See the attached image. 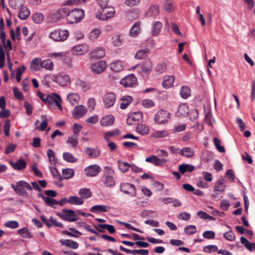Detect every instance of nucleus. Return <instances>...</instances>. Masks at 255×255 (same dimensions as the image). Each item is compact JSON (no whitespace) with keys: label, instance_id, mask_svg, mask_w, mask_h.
<instances>
[{"label":"nucleus","instance_id":"f257e3e1","mask_svg":"<svg viewBox=\"0 0 255 255\" xmlns=\"http://www.w3.org/2000/svg\"><path fill=\"white\" fill-rule=\"evenodd\" d=\"M11 186L15 192L21 196H26L27 195V192L25 188L28 190H32V188L29 183L24 180L17 182L16 185L11 184Z\"/></svg>","mask_w":255,"mask_h":255},{"label":"nucleus","instance_id":"f03ea898","mask_svg":"<svg viewBox=\"0 0 255 255\" xmlns=\"http://www.w3.org/2000/svg\"><path fill=\"white\" fill-rule=\"evenodd\" d=\"M109 0H96L98 4L103 9L102 12L98 14L96 16L97 18L100 20H107L112 17V11L105 10L106 8L110 7V6H108V5Z\"/></svg>","mask_w":255,"mask_h":255},{"label":"nucleus","instance_id":"7ed1b4c3","mask_svg":"<svg viewBox=\"0 0 255 255\" xmlns=\"http://www.w3.org/2000/svg\"><path fill=\"white\" fill-rule=\"evenodd\" d=\"M84 17V11L82 9H74L68 13L67 20L71 24L77 23Z\"/></svg>","mask_w":255,"mask_h":255},{"label":"nucleus","instance_id":"20e7f679","mask_svg":"<svg viewBox=\"0 0 255 255\" xmlns=\"http://www.w3.org/2000/svg\"><path fill=\"white\" fill-rule=\"evenodd\" d=\"M62 212L64 214L57 213V215L62 220L68 222H74L77 220V216L73 210L63 209Z\"/></svg>","mask_w":255,"mask_h":255},{"label":"nucleus","instance_id":"39448f33","mask_svg":"<svg viewBox=\"0 0 255 255\" xmlns=\"http://www.w3.org/2000/svg\"><path fill=\"white\" fill-rule=\"evenodd\" d=\"M170 118V114L166 110H160L154 116V120L157 124H163L166 123Z\"/></svg>","mask_w":255,"mask_h":255},{"label":"nucleus","instance_id":"423d86ee","mask_svg":"<svg viewBox=\"0 0 255 255\" xmlns=\"http://www.w3.org/2000/svg\"><path fill=\"white\" fill-rule=\"evenodd\" d=\"M143 114L141 112L130 113L127 118V123L129 126L135 125L141 122Z\"/></svg>","mask_w":255,"mask_h":255},{"label":"nucleus","instance_id":"0eeeda50","mask_svg":"<svg viewBox=\"0 0 255 255\" xmlns=\"http://www.w3.org/2000/svg\"><path fill=\"white\" fill-rule=\"evenodd\" d=\"M40 99L49 107L55 104L58 109L62 110V106L60 104L62 102L61 97H39Z\"/></svg>","mask_w":255,"mask_h":255},{"label":"nucleus","instance_id":"6e6552de","mask_svg":"<svg viewBox=\"0 0 255 255\" xmlns=\"http://www.w3.org/2000/svg\"><path fill=\"white\" fill-rule=\"evenodd\" d=\"M137 79L133 74H130L120 81V84L125 87H132L136 85Z\"/></svg>","mask_w":255,"mask_h":255},{"label":"nucleus","instance_id":"1a4fd4ad","mask_svg":"<svg viewBox=\"0 0 255 255\" xmlns=\"http://www.w3.org/2000/svg\"><path fill=\"white\" fill-rule=\"evenodd\" d=\"M107 64L104 60H101L97 62L93 63L91 66L92 72L96 74H99L102 73L107 68Z\"/></svg>","mask_w":255,"mask_h":255},{"label":"nucleus","instance_id":"9d476101","mask_svg":"<svg viewBox=\"0 0 255 255\" xmlns=\"http://www.w3.org/2000/svg\"><path fill=\"white\" fill-rule=\"evenodd\" d=\"M121 191L125 194H129L132 196H136V190L133 184L128 183H123L121 184Z\"/></svg>","mask_w":255,"mask_h":255},{"label":"nucleus","instance_id":"9b49d317","mask_svg":"<svg viewBox=\"0 0 255 255\" xmlns=\"http://www.w3.org/2000/svg\"><path fill=\"white\" fill-rule=\"evenodd\" d=\"M225 189V180L223 178H221L215 183L214 186V192L216 193V195L213 194L212 196L216 197V195L224 192Z\"/></svg>","mask_w":255,"mask_h":255},{"label":"nucleus","instance_id":"f8f14e48","mask_svg":"<svg viewBox=\"0 0 255 255\" xmlns=\"http://www.w3.org/2000/svg\"><path fill=\"white\" fill-rule=\"evenodd\" d=\"M87 112V109L82 105L77 106L74 108L72 114L76 119L82 118Z\"/></svg>","mask_w":255,"mask_h":255},{"label":"nucleus","instance_id":"ddd939ff","mask_svg":"<svg viewBox=\"0 0 255 255\" xmlns=\"http://www.w3.org/2000/svg\"><path fill=\"white\" fill-rule=\"evenodd\" d=\"M9 163L13 169L18 171H21L25 169L27 165L26 162L23 158L19 159L16 162L9 161Z\"/></svg>","mask_w":255,"mask_h":255},{"label":"nucleus","instance_id":"4468645a","mask_svg":"<svg viewBox=\"0 0 255 255\" xmlns=\"http://www.w3.org/2000/svg\"><path fill=\"white\" fill-rule=\"evenodd\" d=\"M85 171L88 176H95L101 171V167L95 164L90 165L88 167L85 168Z\"/></svg>","mask_w":255,"mask_h":255},{"label":"nucleus","instance_id":"2eb2a0df","mask_svg":"<svg viewBox=\"0 0 255 255\" xmlns=\"http://www.w3.org/2000/svg\"><path fill=\"white\" fill-rule=\"evenodd\" d=\"M105 55V51L102 48H97L90 52V58L91 59H98L104 57Z\"/></svg>","mask_w":255,"mask_h":255},{"label":"nucleus","instance_id":"dca6fc26","mask_svg":"<svg viewBox=\"0 0 255 255\" xmlns=\"http://www.w3.org/2000/svg\"><path fill=\"white\" fill-rule=\"evenodd\" d=\"M145 161L154 164L155 166H161L163 164V162L166 161L165 159H160L155 155H151L145 158Z\"/></svg>","mask_w":255,"mask_h":255},{"label":"nucleus","instance_id":"f3484780","mask_svg":"<svg viewBox=\"0 0 255 255\" xmlns=\"http://www.w3.org/2000/svg\"><path fill=\"white\" fill-rule=\"evenodd\" d=\"M159 13V7L158 5H151L146 12V15L148 17H155Z\"/></svg>","mask_w":255,"mask_h":255},{"label":"nucleus","instance_id":"a211bd4d","mask_svg":"<svg viewBox=\"0 0 255 255\" xmlns=\"http://www.w3.org/2000/svg\"><path fill=\"white\" fill-rule=\"evenodd\" d=\"M85 153L91 158H95L100 155V150L97 148L86 147L84 150Z\"/></svg>","mask_w":255,"mask_h":255},{"label":"nucleus","instance_id":"6ab92c4d","mask_svg":"<svg viewBox=\"0 0 255 255\" xmlns=\"http://www.w3.org/2000/svg\"><path fill=\"white\" fill-rule=\"evenodd\" d=\"M42 68V60L40 58H35L32 60L30 64L31 71H39Z\"/></svg>","mask_w":255,"mask_h":255},{"label":"nucleus","instance_id":"aec40b11","mask_svg":"<svg viewBox=\"0 0 255 255\" xmlns=\"http://www.w3.org/2000/svg\"><path fill=\"white\" fill-rule=\"evenodd\" d=\"M106 171L104 174V178L103 180L104 184L108 187L112 186V175L110 172V168L109 167H105Z\"/></svg>","mask_w":255,"mask_h":255},{"label":"nucleus","instance_id":"412c9836","mask_svg":"<svg viewBox=\"0 0 255 255\" xmlns=\"http://www.w3.org/2000/svg\"><path fill=\"white\" fill-rule=\"evenodd\" d=\"M175 80L174 77L172 75H166L163 78L162 86L164 88L167 89L171 87Z\"/></svg>","mask_w":255,"mask_h":255},{"label":"nucleus","instance_id":"4be33fe9","mask_svg":"<svg viewBox=\"0 0 255 255\" xmlns=\"http://www.w3.org/2000/svg\"><path fill=\"white\" fill-rule=\"evenodd\" d=\"M111 207L107 205H97L92 206L90 209V212L93 213L106 212L110 209Z\"/></svg>","mask_w":255,"mask_h":255},{"label":"nucleus","instance_id":"5701e85b","mask_svg":"<svg viewBox=\"0 0 255 255\" xmlns=\"http://www.w3.org/2000/svg\"><path fill=\"white\" fill-rule=\"evenodd\" d=\"M194 169L195 167L193 165L189 164H182L178 167V170L182 174L186 172H191Z\"/></svg>","mask_w":255,"mask_h":255},{"label":"nucleus","instance_id":"b1692460","mask_svg":"<svg viewBox=\"0 0 255 255\" xmlns=\"http://www.w3.org/2000/svg\"><path fill=\"white\" fill-rule=\"evenodd\" d=\"M132 101V97H122L120 99V108L123 110L126 109Z\"/></svg>","mask_w":255,"mask_h":255},{"label":"nucleus","instance_id":"393cba45","mask_svg":"<svg viewBox=\"0 0 255 255\" xmlns=\"http://www.w3.org/2000/svg\"><path fill=\"white\" fill-rule=\"evenodd\" d=\"M60 243L61 245L65 246L67 247H69L70 248L76 249L78 248L79 244L75 241L71 240H60Z\"/></svg>","mask_w":255,"mask_h":255},{"label":"nucleus","instance_id":"a878e982","mask_svg":"<svg viewBox=\"0 0 255 255\" xmlns=\"http://www.w3.org/2000/svg\"><path fill=\"white\" fill-rule=\"evenodd\" d=\"M17 234L20 235L21 237L23 238L31 239L33 237L29 229L26 227L19 229L17 231Z\"/></svg>","mask_w":255,"mask_h":255},{"label":"nucleus","instance_id":"bb28decb","mask_svg":"<svg viewBox=\"0 0 255 255\" xmlns=\"http://www.w3.org/2000/svg\"><path fill=\"white\" fill-rule=\"evenodd\" d=\"M162 27V24L161 22L156 21L152 25L151 35L152 36H157L160 32Z\"/></svg>","mask_w":255,"mask_h":255},{"label":"nucleus","instance_id":"cd10ccee","mask_svg":"<svg viewBox=\"0 0 255 255\" xmlns=\"http://www.w3.org/2000/svg\"><path fill=\"white\" fill-rule=\"evenodd\" d=\"M100 124L103 127L112 125V115L110 114L103 117L100 120Z\"/></svg>","mask_w":255,"mask_h":255},{"label":"nucleus","instance_id":"c85d7f7f","mask_svg":"<svg viewBox=\"0 0 255 255\" xmlns=\"http://www.w3.org/2000/svg\"><path fill=\"white\" fill-rule=\"evenodd\" d=\"M47 155L49 162L52 164L55 165L57 162V159L54 151L51 149H48L47 151Z\"/></svg>","mask_w":255,"mask_h":255},{"label":"nucleus","instance_id":"c756f323","mask_svg":"<svg viewBox=\"0 0 255 255\" xmlns=\"http://www.w3.org/2000/svg\"><path fill=\"white\" fill-rule=\"evenodd\" d=\"M69 81L70 78L67 75H60L56 77L57 82L62 86L66 85Z\"/></svg>","mask_w":255,"mask_h":255},{"label":"nucleus","instance_id":"7c9ffc66","mask_svg":"<svg viewBox=\"0 0 255 255\" xmlns=\"http://www.w3.org/2000/svg\"><path fill=\"white\" fill-rule=\"evenodd\" d=\"M9 5L12 8L19 9L23 5V0H9Z\"/></svg>","mask_w":255,"mask_h":255},{"label":"nucleus","instance_id":"2f4dec72","mask_svg":"<svg viewBox=\"0 0 255 255\" xmlns=\"http://www.w3.org/2000/svg\"><path fill=\"white\" fill-rule=\"evenodd\" d=\"M68 203L80 205L84 203V200L77 196H70L68 198Z\"/></svg>","mask_w":255,"mask_h":255},{"label":"nucleus","instance_id":"473e14b6","mask_svg":"<svg viewBox=\"0 0 255 255\" xmlns=\"http://www.w3.org/2000/svg\"><path fill=\"white\" fill-rule=\"evenodd\" d=\"M79 194L83 199H88L92 196V194L89 188L80 189L79 190Z\"/></svg>","mask_w":255,"mask_h":255},{"label":"nucleus","instance_id":"72a5a7b5","mask_svg":"<svg viewBox=\"0 0 255 255\" xmlns=\"http://www.w3.org/2000/svg\"><path fill=\"white\" fill-rule=\"evenodd\" d=\"M62 174L63 179H69L74 176V170L71 168L63 169Z\"/></svg>","mask_w":255,"mask_h":255},{"label":"nucleus","instance_id":"f704fd0d","mask_svg":"<svg viewBox=\"0 0 255 255\" xmlns=\"http://www.w3.org/2000/svg\"><path fill=\"white\" fill-rule=\"evenodd\" d=\"M189 108L188 106L186 104H183L179 106L177 114L180 116H185L188 115Z\"/></svg>","mask_w":255,"mask_h":255},{"label":"nucleus","instance_id":"c9c22d12","mask_svg":"<svg viewBox=\"0 0 255 255\" xmlns=\"http://www.w3.org/2000/svg\"><path fill=\"white\" fill-rule=\"evenodd\" d=\"M30 15L29 9L26 7H22L18 13V17L22 20L26 19Z\"/></svg>","mask_w":255,"mask_h":255},{"label":"nucleus","instance_id":"e433bc0d","mask_svg":"<svg viewBox=\"0 0 255 255\" xmlns=\"http://www.w3.org/2000/svg\"><path fill=\"white\" fill-rule=\"evenodd\" d=\"M152 67V64L150 59H146L143 63L142 64L141 68L142 70L144 72H150Z\"/></svg>","mask_w":255,"mask_h":255},{"label":"nucleus","instance_id":"4c0bfd02","mask_svg":"<svg viewBox=\"0 0 255 255\" xmlns=\"http://www.w3.org/2000/svg\"><path fill=\"white\" fill-rule=\"evenodd\" d=\"M180 154L182 156L190 158L194 156V152L190 148L186 147L181 150Z\"/></svg>","mask_w":255,"mask_h":255},{"label":"nucleus","instance_id":"58836bf2","mask_svg":"<svg viewBox=\"0 0 255 255\" xmlns=\"http://www.w3.org/2000/svg\"><path fill=\"white\" fill-rule=\"evenodd\" d=\"M124 37L120 34H116L113 37V44L116 46H120L124 43Z\"/></svg>","mask_w":255,"mask_h":255},{"label":"nucleus","instance_id":"ea45409f","mask_svg":"<svg viewBox=\"0 0 255 255\" xmlns=\"http://www.w3.org/2000/svg\"><path fill=\"white\" fill-rule=\"evenodd\" d=\"M72 52L76 55H82L87 51V49L85 48L83 45H77L74 46L72 49Z\"/></svg>","mask_w":255,"mask_h":255},{"label":"nucleus","instance_id":"a19ab883","mask_svg":"<svg viewBox=\"0 0 255 255\" xmlns=\"http://www.w3.org/2000/svg\"><path fill=\"white\" fill-rule=\"evenodd\" d=\"M63 158L68 162L74 163L77 161V159L68 152H65L63 153Z\"/></svg>","mask_w":255,"mask_h":255},{"label":"nucleus","instance_id":"79ce46f5","mask_svg":"<svg viewBox=\"0 0 255 255\" xmlns=\"http://www.w3.org/2000/svg\"><path fill=\"white\" fill-rule=\"evenodd\" d=\"M140 30V23L135 22L131 27L130 31V35L132 37H135L139 33Z\"/></svg>","mask_w":255,"mask_h":255},{"label":"nucleus","instance_id":"37998d69","mask_svg":"<svg viewBox=\"0 0 255 255\" xmlns=\"http://www.w3.org/2000/svg\"><path fill=\"white\" fill-rule=\"evenodd\" d=\"M148 52L149 49L148 48H144L143 49L139 50L135 54V58L138 59L144 58L146 56H147V54L148 53Z\"/></svg>","mask_w":255,"mask_h":255},{"label":"nucleus","instance_id":"c03bdc74","mask_svg":"<svg viewBox=\"0 0 255 255\" xmlns=\"http://www.w3.org/2000/svg\"><path fill=\"white\" fill-rule=\"evenodd\" d=\"M49 168L51 173L55 178L59 180H62L63 179V178L56 167L49 166Z\"/></svg>","mask_w":255,"mask_h":255},{"label":"nucleus","instance_id":"a18cd8bd","mask_svg":"<svg viewBox=\"0 0 255 255\" xmlns=\"http://www.w3.org/2000/svg\"><path fill=\"white\" fill-rule=\"evenodd\" d=\"M101 33L100 30L99 28H95L93 29L89 34V39L94 41L99 36Z\"/></svg>","mask_w":255,"mask_h":255},{"label":"nucleus","instance_id":"49530a36","mask_svg":"<svg viewBox=\"0 0 255 255\" xmlns=\"http://www.w3.org/2000/svg\"><path fill=\"white\" fill-rule=\"evenodd\" d=\"M141 104L145 108H150L154 107L155 103L153 101L150 99H146L141 101Z\"/></svg>","mask_w":255,"mask_h":255},{"label":"nucleus","instance_id":"de8ad7c7","mask_svg":"<svg viewBox=\"0 0 255 255\" xmlns=\"http://www.w3.org/2000/svg\"><path fill=\"white\" fill-rule=\"evenodd\" d=\"M44 202L46 205L55 209L56 208L55 206L58 205V201L51 197H46Z\"/></svg>","mask_w":255,"mask_h":255},{"label":"nucleus","instance_id":"09e8293b","mask_svg":"<svg viewBox=\"0 0 255 255\" xmlns=\"http://www.w3.org/2000/svg\"><path fill=\"white\" fill-rule=\"evenodd\" d=\"M197 231L196 227L195 225H188L184 228L185 233L188 235H191L195 233Z\"/></svg>","mask_w":255,"mask_h":255},{"label":"nucleus","instance_id":"8fccbe9b","mask_svg":"<svg viewBox=\"0 0 255 255\" xmlns=\"http://www.w3.org/2000/svg\"><path fill=\"white\" fill-rule=\"evenodd\" d=\"M136 131L141 134H147L149 133V129L145 125H138L136 128Z\"/></svg>","mask_w":255,"mask_h":255},{"label":"nucleus","instance_id":"3c124183","mask_svg":"<svg viewBox=\"0 0 255 255\" xmlns=\"http://www.w3.org/2000/svg\"><path fill=\"white\" fill-rule=\"evenodd\" d=\"M186 125L185 124H177L174 126L173 132H179L184 131L186 129Z\"/></svg>","mask_w":255,"mask_h":255},{"label":"nucleus","instance_id":"603ef678","mask_svg":"<svg viewBox=\"0 0 255 255\" xmlns=\"http://www.w3.org/2000/svg\"><path fill=\"white\" fill-rule=\"evenodd\" d=\"M163 8L168 12H171L173 11L174 7L172 4V0H166L163 5Z\"/></svg>","mask_w":255,"mask_h":255},{"label":"nucleus","instance_id":"864d4df0","mask_svg":"<svg viewBox=\"0 0 255 255\" xmlns=\"http://www.w3.org/2000/svg\"><path fill=\"white\" fill-rule=\"evenodd\" d=\"M44 19V16L41 13H35L32 16L33 21L36 23H41Z\"/></svg>","mask_w":255,"mask_h":255},{"label":"nucleus","instance_id":"5fc2aeb1","mask_svg":"<svg viewBox=\"0 0 255 255\" xmlns=\"http://www.w3.org/2000/svg\"><path fill=\"white\" fill-rule=\"evenodd\" d=\"M130 164L125 162H119V167L120 170L124 173L127 172L129 168L130 167Z\"/></svg>","mask_w":255,"mask_h":255},{"label":"nucleus","instance_id":"6e6d98bb","mask_svg":"<svg viewBox=\"0 0 255 255\" xmlns=\"http://www.w3.org/2000/svg\"><path fill=\"white\" fill-rule=\"evenodd\" d=\"M180 96H191V90L189 87L183 86L180 90Z\"/></svg>","mask_w":255,"mask_h":255},{"label":"nucleus","instance_id":"4d7b16f0","mask_svg":"<svg viewBox=\"0 0 255 255\" xmlns=\"http://www.w3.org/2000/svg\"><path fill=\"white\" fill-rule=\"evenodd\" d=\"M53 63L50 59H47L42 61V68L48 70H51L53 68Z\"/></svg>","mask_w":255,"mask_h":255},{"label":"nucleus","instance_id":"13d9d810","mask_svg":"<svg viewBox=\"0 0 255 255\" xmlns=\"http://www.w3.org/2000/svg\"><path fill=\"white\" fill-rule=\"evenodd\" d=\"M123 69V66L121 61L113 62V71L118 72L122 71Z\"/></svg>","mask_w":255,"mask_h":255},{"label":"nucleus","instance_id":"bf43d9fd","mask_svg":"<svg viewBox=\"0 0 255 255\" xmlns=\"http://www.w3.org/2000/svg\"><path fill=\"white\" fill-rule=\"evenodd\" d=\"M4 226L10 229H15L19 227L18 223L16 221H9L4 223Z\"/></svg>","mask_w":255,"mask_h":255},{"label":"nucleus","instance_id":"052dcab7","mask_svg":"<svg viewBox=\"0 0 255 255\" xmlns=\"http://www.w3.org/2000/svg\"><path fill=\"white\" fill-rule=\"evenodd\" d=\"M149 93H151V94L154 95L163 94L162 92H159L158 90L154 88H146L142 92V94H147Z\"/></svg>","mask_w":255,"mask_h":255},{"label":"nucleus","instance_id":"680f3d73","mask_svg":"<svg viewBox=\"0 0 255 255\" xmlns=\"http://www.w3.org/2000/svg\"><path fill=\"white\" fill-rule=\"evenodd\" d=\"M167 67L166 64L164 62L158 64L156 67V71L159 74L162 73L165 71Z\"/></svg>","mask_w":255,"mask_h":255},{"label":"nucleus","instance_id":"e2e57ef3","mask_svg":"<svg viewBox=\"0 0 255 255\" xmlns=\"http://www.w3.org/2000/svg\"><path fill=\"white\" fill-rule=\"evenodd\" d=\"M25 69V67L22 65L20 68L19 67L17 69L16 74V79L18 82H19L21 80V76L24 72Z\"/></svg>","mask_w":255,"mask_h":255},{"label":"nucleus","instance_id":"0e129e2a","mask_svg":"<svg viewBox=\"0 0 255 255\" xmlns=\"http://www.w3.org/2000/svg\"><path fill=\"white\" fill-rule=\"evenodd\" d=\"M224 237L228 241H233L236 239L235 234L231 231L223 234Z\"/></svg>","mask_w":255,"mask_h":255},{"label":"nucleus","instance_id":"69168bd1","mask_svg":"<svg viewBox=\"0 0 255 255\" xmlns=\"http://www.w3.org/2000/svg\"><path fill=\"white\" fill-rule=\"evenodd\" d=\"M241 242L245 247L250 251L252 252V243H250L249 241L244 237H241Z\"/></svg>","mask_w":255,"mask_h":255},{"label":"nucleus","instance_id":"338daca9","mask_svg":"<svg viewBox=\"0 0 255 255\" xmlns=\"http://www.w3.org/2000/svg\"><path fill=\"white\" fill-rule=\"evenodd\" d=\"M10 121L9 120H6L3 125V131L6 136L9 135V129H10Z\"/></svg>","mask_w":255,"mask_h":255},{"label":"nucleus","instance_id":"774afa93","mask_svg":"<svg viewBox=\"0 0 255 255\" xmlns=\"http://www.w3.org/2000/svg\"><path fill=\"white\" fill-rule=\"evenodd\" d=\"M77 85L81 88L83 91H86L90 89L89 85L81 80L77 81Z\"/></svg>","mask_w":255,"mask_h":255}]
</instances>
